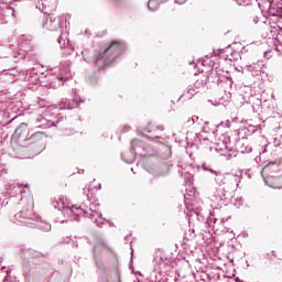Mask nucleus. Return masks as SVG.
<instances>
[{
	"instance_id": "1",
	"label": "nucleus",
	"mask_w": 282,
	"mask_h": 282,
	"mask_svg": "<svg viewBox=\"0 0 282 282\" xmlns=\"http://www.w3.org/2000/svg\"><path fill=\"white\" fill-rule=\"evenodd\" d=\"M202 144H207V147L210 144L209 151H215L218 155L225 158V160H232V158H237L238 151L232 147L230 137L226 134H221L215 143H212L208 139H204Z\"/></svg>"
},
{
	"instance_id": "2",
	"label": "nucleus",
	"mask_w": 282,
	"mask_h": 282,
	"mask_svg": "<svg viewBox=\"0 0 282 282\" xmlns=\"http://www.w3.org/2000/svg\"><path fill=\"white\" fill-rule=\"evenodd\" d=\"M215 61H217V55L215 56H205L204 59L202 61V65L203 67H206L207 65V69L206 70H202L198 74H195V83L194 86L196 88V90L199 93L202 91V89H204V87H206V85H208V78L210 76V72L212 69L215 67V69H217V63H215Z\"/></svg>"
},
{
	"instance_id": "3",
	"label": "nucleus",
	"mask_w": 282,
	"mask_h": 282,
	"mask_svg": "<svg viewBox=\"0 0 282 282\" xmlns=\"http://www.w3.org/2000/svg\"><path fill=\"white\" fill-rule=\"evenodd\" d=\"M204 171H209L215 175V182L218 183L219 186H224L225 184H229L232 188H238L241 182V172L238 175L224 174L219 171H214L213 169H208V165L203 164Z\"/></svg>"
},
{
	"instance_id": "4",
	"label": "nucleus",
	"mask_w": 282,
	"mask_h": 282,
	"mask_svg": "<svg viewBox=\"0 0 282 282\" xmlns=\"http://www.w3.org/2000/svg\"><path fill=\"white\" fill-rule=\"evenodd\" d=\"M127 50V44L122 41H112L107 48L108 52V63L107 65H113L116 58L122 56Z\"/></svg>"
},
{
	"instance_id": "5",
	"label": "nucleus",
	"mask_w": 282,
	"mask_h": 282,
	"mask_svg": "<svg viewBox=\"0 0 282 282\" xmlns=\"http://www.w3.org/2000/svg\"><path fill=\"white\" fill-rule=\"evenodd\" d=\"M14 217L18 224H28L34 217V209L30 206L29 208L22 209L20 213L15 214Z\"/></svg>"
},
{
	"instance_id": "6",
	"label": "nucleus",
	"mask_w": 282,
	"mask_h": 282,
	"mask_svg": "<svg viewBox=\"0 0 282 282\" xmlns=\"http://www.w3.org/2000/svg\"><path fill=\"white\" fill-rule=\"evenodd\" d=\"M52 206L55 208H58V210H62V213L66 214L67 208H70L69 206V199L65 196H59L57 199L52 200Z\"/></svg>"
},
{
	"instance_id": "7",
	"label": "nucleus",
	"mask_w": 282,
	"mask_h": 282,
	"mask_svg": "<svg viewBox=\"0 0 282 282\" xmlns=\"http://www.w3.org/2000/svg\"><path fill=\"white\" fill-rule=\"evenodd\" d=\"M108 261L115 268V279L117 282H120V270L118 269V256L108 249Z\"/></svg>"
},
{
	"instance_id": "8",
	"label": "nucleus",
	"mask_w": 282,
	"mask_h": 282,
	"mask_svg": "<svg viewBox=\"0 0 282 282\" xmlns=\"http://www.w3.org/2000/svg\"><path fill=\"white\" fill-rule=\"evenodd\" d=\"M248 72H251L252 76H261L263 73V62H257L247 66Z\"/></svg>"
},
{
	"instance_id": "9",
	"label": "nucleus",
	"mask_w": 282,
	"mask_h": 282,
	"mask_svg": "<svg viewBox=\"0 0 282 282\" xmlns=\"http://www.w3.org/2000/svg\"><path fill=\"white\" fill-rule=\"evenodd\" d=\"M199 94L196 88L191 85L186 88V90L183 91V94L181 95V99L182 100H191L193 98V96Z\"/></svg>"
},
{
	"instance_id": "10",
	"label": "nucleus",
	"mask_w": 282,
	"mask_h": 282,
	"mask_svg": "<svg viewBox=\"0 0 282 282\" xmlns=\"http://www.w3.org/2000/svg\"><path fill=\"white\" fill-rule=\"evenodd\" d=\"M66 215H73V219H75V217L85 215V209L78 206H70V208H66Z\"/></svg>"
},
{
	"instance_id": "11",
	"label": "nucleus",
	"mask_w": 282,
	"mask_h": 282,
	"mask_svg": "<svg viewBox=\"0 0 282 282\" xmlns=\"http://www.w3.org/2000/svg\"><path fill=\"white\" fill-rule=\"evenodd\" d=\"M148 133H155V131H164V126L149 122L144 129Z\"/></svg>"
},
{
	"instance_id": "12",
	"label": "nucleus",
	"mask_w": 282,
	"mask_h": 282,
	"mask_svg": "<svg viewBox=\"0 0 282 282\" xmlns=\"http://www.w3.org/2000/svg\"><path fill=\"white\" fill-rule=\"evenodd\" d=\"M95 65L98 68V72H102V69L107 67V57H105V55H99L95 62Z\"/></svg>"
},
{
	"instance_id": "13",
	"label": "nucleus",
	"mask_w": 282,
	"mask_h": 282,
	"mask_svg": "<svg viewBox=\"0 0 282 282\" xmlns=\"http://www.w3.org/2000/svg\"><path fill=\"white\" fill-rule=\"evenodd\" d=\"M84 195H86L88 202H94V195H96V188H91V186L85 187Z\"/></svg>"
},
{
	"instance_id": "14",
	"label": "nucleus",
	"mask_w": 282,
	"mask_h": 282,
	"mask_svg": "<svg viewBox=\"0 0 282 282\" xmlns=\"http://www.w3.org/2000/svg\"><path fill=\"white\" fill-rule=\"evenodd\" d=\"M240 151L242 153H252V147L242 144V147L240 148Z\"/></svg>"
},
{
	"instance_id": "15",
	"label": "nucleus",
	"mask_w": 282,
	"mask_h": 282,
	"mask_svg": "<svg viewBox=\"0 0 282 282\" xmlns=\"http://www.w3.org/2000/svg\"><path fill=\"white\" fill-rule=\"evenodd\" d=\"M57 41L61 44L62 48H65L67 47V45H69V41L65 42V40H63V36H59Z\"/></svg>"
},
{
	"instance_id": "16",
	"label": "nucleus",
	"mask_w": 282,
	"mask_h": 282,
	"mask_svg": "<svg viewBox=\"0 0 282 282\" xmlns=\"http://www.w3.org/2000/svg\"><path fill=\"white\" fill-rule=\"evenodd\" d=\"M219 58H224V61H228V55H226V51L221 50L217 53Z\"/></svg>"
},
{
	"instance_id": "17",
	"label": "nucleus",
	"mask_w": 282,
	"mask_h": 282,
	"mask_svg": "<svg viewBox=\"0 0 282 282\" xmlns=\"http://www.w3.org/2000/svg\"><path fill=\"white\" fill-rule=\"evenodd\" d=\"M191 120L192 124H202V119L198 116H193Z\"/></svg>"
},
{
	"instance_id": "18",
	"label": "nucleus",
	"mask_w": 282,
	"mask_h": 282,
	"mask_svg": "<svg viewBox=\"0 0 282 282\" xmlns=\"http://www.w3.org/2000/svg\"><path fill=\"white\" fill-rule=\"evenodd\" d=\"M141 141L139 139H133L131 142L132 149H135V147H140Z\"/></svg>"
},
{
	"instance_id": "19",
	"label": "nucleus",
	"mask_w": 282,
	"mask_h": 282,
	"mask_svg": "<svg viewBox=\"0 0 282 282\" xmlns=\"http://www.w3.org/2000/svg\"><path fill=\"white\" fill-rule=\"evenodd\" d=\"M237 4L238 6H249L250 4V0H237Z\"/></svg>"
},
{
	"instance_id": "20",
	"label": "nucleus",
	"mask_w": 282,
	"mask_h": 282,
	"mask_svg": "<svg viewBox=\"0 0 282 282\" xmlns=\"http://www.w3.org/2000/svg\"><path fill=\"white\" fill-rule=\"evenodd\" d=\"M267 258L272 261V259H276V254L274 253V251H271L270 253H267Z\"/></svg>"
},
{
	"instance_id": "21",
	"label": "nucleus",
	"mask_w": 282,
	"mask_h": 282,
	"mask_svg": "<svg viewBox=\"0 0 282 282\" xmlns=\"http://www.w3.org/2000/svg\"><path fill=\"white\" fill-rule=\"evenodd\" d=\"M152 6H155V1L154 0H150L149 2H148V8H149V10H151V7Z\"/></svg>"
},
{
	"instance_id": "22",
	"label": "nucleus",
	"mask_w": 282,
	"mask_h": 282,
	"mask_svg": "<svg viewBox=\"0 0 282 282\" xmlns=\"http://www.w3.org/2000/svg\"><path fill=\"white\" fill-rule=\"evenodd\" d=\"M175 3H178V6H183V3H186V0H175Z\"/></svg>"
},
{
	"instance_id": "23",
	"label": "nucleus",
	"mask_w": 282,
	"mask_h": 282,
	"mask_svg": "<svg viewBox=\"0 0 282 282\" xmlns=\"http://www.w3.org/2000/svg\"><path fill=\"white\" fill-rule=\"evenodd\" d=\"M220 124H221L223 127H230V121L227 120L226 122H221Z\"/></svg>"
},
{
	"instance_id": "24",
	"label": "nucleus",
	"mask_w": 282,
	"mask_h": 282,
	"mask_svg": "<svg viewBox=\"0 0 282 282\" xmlns=\"http://www.w3.org/2000/svg\"><path fill=\"white\" fill-rule=\"evenodd\" d=\"M52 226L46 225V230H51Z\"/></svg>"
},
{
	"instance_id": "25",
	"label": "nucleus",
	"mask_w": 282,
	"mask_h": 282,
	"mask_svg": "<svg viewBox=\"0 0 282 282\" xmlns=\"http://www.w3.org/2000/svg\"><path fill=\"white\" fill-rule=\"evenodd\" d=\"M226 221H228V219H221V224H226Z\"/></svg>"
},
{
	"instance_id": "26",
	"label": "nucleus",
	"mask_w": 282,
	"mask_h": 282,
	"mask_svg": "<svg viewBox=\"0 0 282 282\" xmlns=\"http://www.w3.org/2000/svg\"><path fill=\"white\" fill-rule=\"evenodd\" d=\"M154 138H155L156 140H159V139H160V135L155 134Z\"/></svg>"
},
{
	"instance_id": "27",
	"label": "nucleus",
	"mask_w": 282,
	"mask_h": 282,
	"mask_svg": "<svg viewBox=\"0 0 282 282\" xmlns=\"http://www.w3.org/2000/svg\"><path fill=\"white\" fill-rule=\"evenodd\" d=\"M108 226H110V227H111V226H113V224H111L110 221H108Z\"/></svg>"
},
{
	"instance_id": "28",
	"label": "nucleus",
	"mask_w": 282,
	"mask_h": 282,
	"mask_svg": "<svg viewBox=\"0 0 282 282\" xmlns=\"http://www.w3.org/2000/svg\"><path fill=\"white\" fill-rule=\"evenodd\" d=\"M264 169H270V165H267Z\"/></svg>"
},
{
	"instance_id": "29",
	"label": "nucleus",
	"mask_w": 282,
	"mask_h": 282,
	"mask_svg": "<svg viewBox=\"0 0 282 282\" xmlns=\"http://www.w3.org/2000/svg\"><path fill=\"white\" fill-rule=\"evenodd\" d=\"M275 188H282V186H276Z\"/></svg>"
},
{
	"instance_id": "30",
	"label": "nucleus",
	"mask_w": 282,
	"mask_h": 282,
	"mask_svg": "<svg viewBox=\"0 0 282 282\" xmlns=\"http://www.w3.org/2000/svg\"><path fill=\"white\" fill-rule=\"evenodd\" d=\"M205 124H208V121H206Z\"/></svg>"
}]
</instances>
